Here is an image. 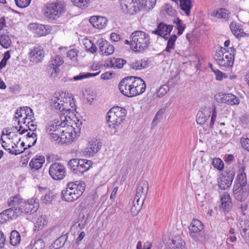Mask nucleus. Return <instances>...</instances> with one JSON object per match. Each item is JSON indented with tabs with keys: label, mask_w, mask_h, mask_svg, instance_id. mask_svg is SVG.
Wrapping results in <instances>:
<instances>
[{
	"label": "nucleus",
	"mask_w": 249,
	"mask_h": 249,
	"mask_svg": "<svg viewBox=\"0 0 249 249\" xmlns=\"http://www.w3.org/2000/svg\"><path fill=\"white\" fill-rule=\"evenodd\" d=\"M131 38V48L136 52H142L147 49L150 43L149 36L145 32L141 31H136L133 32Z\"/></svg>",
	"instance_id": "nucleus-1"
},
{
	"label": "nucleus",
	"mask_w": 249,
	"mask_h": 249,
	"mask_svg": "<svg viewBox=\"0 0 249 249\" xmlns=\"http://www.w3.org/2000/svg\"><path fill=\"white\" fill-rule=\"evenodd\" d=\"M235 49L231 47L227 49L220 47L216 51L214 58L218 64L222 67H231L233 65Z\"/></svg>",
	"instance_id": "nucleus-2"
},
{
	"label": "nucleus",
	"mask_w": 249,
	"mask_h": 249,
	"mask_svg": "<svg viewBox=\"0 0 249 249\" xmlns=\"http://www.w3.org/2000/svg\"><path fill=\"white\" fill-rule=\"evenodd\" d=\"M126 110L119 107H114L107 112V121L110 128H115L125 118Z\"/></svg>",
	"instance_id": "nucleus-3"
},
{
	"label": "nucleus",
	"mask_w": 249,
	"mask_h": 249,
	"mask_svg": "<svg viewBox=\"0 0 249 249\" xmlns=\"http://www.w3.org/2000/svg\"><path fill=\"white\" fill-rule=\"evenodd\" d=\"M65 6L61 1L48 2L43 9L44 16L47 18L55 20L65 12Z\"/></svg>",
	"instance_id": "nucleus-4"
},
{
	"label": "nucleus",
	"mask_w": 249,
	"mask_h": 249,
	"mask_svg": "<svg viewBox=\"0 0 249 249\" xmlns=\"http://www.w3.org/2000/svg\"><path fill=\"white\" fill-rule=\"evenodd\" d=\"M189 235L196 242H203L207 239L203 223L198 219H194L189 227Z\"/></svg>",
	"instance_id": "nucleus-5"
},
{
	"label": "nucleus",
	"mask_w": 249,
	"mask_h": 249,
	"mask_svg": "<svg viewBox=\"0 0 249 249\" xmlns=\"http://www.w3.org/2000/svg\"><path fill=\"white\" fill-rule=\"evenodd\" d=\"M68 165L73 173L78 175L87 171L92 165V161L86 159H72L69 161Z\"/></svg>",
	"instance_id": "nucleus-6"
},
{
	"label": "nucleus",
	"mask_w": 249,
	"mask_h": 249,
	"mask_svg": "<svg viewBox=\"0 0 249 249\" xmlns=\"http://www.w3.org/2000/svg\"><path fill=\"white\" fill-rule=\"evenodd\" d=\"M234 175L235 171L233 168H230L226 170L219 178V187L222 190L229 188L232 184Z\"/></svg>",
	"instance_id": "nucleus-7"
},
{
	"label": "nucleus",
	"mask_w": 249,
	"mask_h": 249,
	"mask_svg": "<svg viewBox=\"0 0 249 249\" xmlns=\"http://www.w3.org/2000/svg\"><path fill=\"white\" fill-rule=\"evenodd\" d=\"M49 174L53 179L60 180L65 177L66 171L64 166L60 163H52L49 170Z\"/></svg>",
	"instance_id": "nucleus-8"
},
{
	"label": "nucleus",
	"mask_w": 249,
	"mask_h": 249,
	"mask_svg": "<svg viewBox=\"0 0 249 249\" xmlns=\"http://www.w3.org/2000/svg\"><path fill=\"white\" fill-rule=\"evenodd\" d=\"M67 185L74 194V196L78 198L83 194L86 188V184L83 181L71 182L68 183Z\"/></svg>",
	"instance_id": "nucleus-9"
},
{
	"label": "nucleus",
	"mask_w": 249,
	"mask_h": 249,
	"mask_svg": "<svg viewBox=\"0 0 249 249\" xmlns=\"http://www.w3.org/2000/svg\"><path fill=\"white\" fill-rule=\"evenodd\" d=\"M22 209L25 214H34L39 208V203L35 198L28 199L22 205Z\"/></svg>",
	"instance_id": "nucleus-10"
},
{
	"label": "nucleus",
	"mask_w": 249,
	"mask_h": 249,
	"mask_svg": "<svg viewBox=\"0 0 249 249\" xmlns=\"http://www.w3.org/2000/svg\"><path fill=\"white\" fill-rule=\"evenodd\" d=\"M131 80H134V77L131 76L126 77L123 79L119 84V89L120 92L125 96L130 97L129 91L131 89L132 84Z\"/></svg>",
	"instance_id": "nucleus-11"
},
{
	"label": "nucleus",
	"mask_w": 249,
	"mask_h": 249,
	"mask_svg": "<svg viewBox=\"0 0 249 249\" xmlns=\"http://www.w3.org/2000/svg\"><path fill=\"white\" fill-rule=\"evenodd\" d=\"M233 193L234 198L238 201H244L248 197L249 190L243 186H234Z\"/></svg>",
	"instance_id": "nucleus-12"
},
{
	"label": "nucleus",
	"mask_w": 249,
	"mask_h": 249,
	"mask_svg": "<svg viewBox=\"0 0 249 249\" xmlns=\"http://www.w3.org/2000/svg\"><path fill=\"white\" fill-rule=\"evenodd\" d=\"M133 0H120V5L124 12L129 14H134L138 10L135 5Z\"/></svg>",
	"instance_id": "nucleus-13"
},
{
	"label": "nucleus",
	"mask_w": 249,
	"mask_h": 249,
	"mask_svg": "<svg viewBox=\"0 0 249 249\" xmlns=\"http://www.w3.org/2000/svg\"><path fill=\"white\" fill-rule=\"evenodd\" d=\"M59 96L60 95L58 93H55L52 97L50 102L51 106L52 108H55L60 112H63L65 110V106H67L68 103H65L63 101L60 100Z\"/></svg>",
	"instance_id": "nucleus-14"
},
{
	"label": "nucleus",
	"mask_w": 249,
	"mask_h": 249,
	"mask_svg": "<svg viewBox=\"0 0 249 249\" xmlns=\"http://www.w3.org/2000/svg\"><path fill=\"white\" fill-rule=\"evenodd\" d=\"M98 43L100 52L102 53V54L107 55L111 54L114 53V46L107 40L102 38L98 40Z\"/></svg>",
	"instance_id": "nucleus-15"
},
{
	"label": "nucleus",
	"mask_w": 249,
	"mask_h": 249,
	"mask_svg": "<svg viewBox=\"0 0 249 249\" xmlns=\"http://www.w3.org/2000/svg\"><path fill=\"white\" fill-rule=\"evenodd\" d=\"M148 183L146 180L142 181L138 185L135 196L140 197L142 201H144L148 191Z\"/></svg>",
	"instance_id": "nucleus-16"
},
{
	"label": "nucleus",
	"mask_w": 249,
	"mask_h": 249,
	"mask_svg": "<svg viewBox=\"0 0 249 249\" xmlns=\"http://www.w3.org/2000/svg\"><path fill=\"white\" fill-rule=\"evenodd\" d=\"M44 56V51L40 47H35L30 53V61L35 63L41 62Z\"/></svg>",
	"instance_id": "nucleus-17"
},
{
	"label": "nucleus",
	"mask_w": 249,
	"mask_h": 249,
	"mask_svg": "<svg viewBox=\"0 0 249 249\" xmlns=\"http://www.w3.org/2000/svg\"><path fill=\"white\" fill-rule=\"evenodd\" d=\"M107 19L102 16H92L89 18V22L92 26L97 29H103L107 25Z\"/></svg>",
	"instance_id": "nucleus-18"
},
{
	"label": "nucleus",
	"mask_w": 249,
	"mask_h": 249,
	"mask_svg": "<svg viewBox=\"0 0 249 249\" xmlns=\"http://www.w3.org/2000/svg\"><path fill=\"white\" fill-rule=\"evenodd\" d=\"M126 61L122 58H112L105 61L104 66L107 67L121 69L126 63Z\"/></svg>",
	"instance_id": "nucleus-19"
},
{
	"label": "nucleus",
	"mask_w": 249,
	"mask_h": 249,
	"mask_svg": "<svg viewBox=\"0 0 249 249\" xmlns=\"http://www.w3.org/2000/svg\"><path fill=\"white\" fill-rule=\"evenodd\" d=\"M211 110L206 107L203 108L198 111L196 116V121L200 124H204L211 116Z\"/></svg>",
	"instance_id": "nucleus-20"
},
{
	"label": "nucleus",
	"mask_w": 249,
	"mask_h": 249,
	"mask_svg": "<svg viewBox=\"0 0 249 249\" xmlns=\"http://www.w3.org/2000/svg\"><path fill=\"white\" fill-rule=\"evenodd\" d=\"M102 143L97 140H95L89 142L88 147L86 148L85 152L89 156H93L101 149Z\"/></svg>",
	"instance_id": "nucleus-21"
},
{
	"label": "nucleus",
	"mask_w": 249,
	"mask_h": 249,
	"mask_svg": "<svg viewBox=\"0 0 249 249\" xmlns=\"http://www.w3.org/2000/svg\"><path fill=\"white\" fill-rule=\"evenodd\" d=\"M221 208L225 212H229L232 207V203L230 195L227 193H224L221 198Z\"/></svg>",
	"instance_id": "nucleus-22"
},
{
	"label": "nucleus",
	"mask_w": 249,
	"mask_h": 249,
	"mask_svg": "<svg viewBox=\"0 0 249 249\" xmlns=\"http://www.w3.org/2000/svg\"><path fill=\"white\" fill-rule=\"evenodd\" d=\"M29 27L34 29V33L38 36H45L49 33V29H46V27L42 24L32 23L29 25Z\"/></svg>",
	"instance_id": "nucleus-23"
},
{
	"label": "nucleus",
	"mask_w": 249,
	"mask_h": 249,
	"mask_svg": "<svg viewBox=\"0 0 249 249\" xmlns=\"http://www.w3.org/2000/svg\"><path fill=\"white\" fill-rule=\"evenodd\" d=\"M74 194L70 189L67 185V187L65 190L61 192V198L63 200L68 202H73L78 199L76 196H74Z\"/></svg>",
	"instance_id": "nucleus-24"
},
{
	"label": "nucleus",
	"mask_w": 249,
	"mask_h": 249,
	"mask_svg": "<svg viewBox=\"0 0 249 249\" xmlns=\"http://www.w3.org/2000/svg\"><path fill=\"white\" fill-rule=\"evenodd\" d=\"M144 201H142L140 197H137L135 196L133 206L131 209V212L133 215H136L141 210Z\"/></svg>",
	"instance_id": "nucleus-25"
},
{
	"label": "nucleus",
	"mask_w": 249,
	"mask_h": 249,
	"mask_svg": "<svg viewBox=\"0 0 249 249\" xmlns=\"http://www.w3.org/2000/svg\"><path fill=\"white\" fill-rule=\"evenodd\" d=\"M45 162V158L43 156H39L37 158L33 159L29 163V166L32 169L37 170L40 169Z\"/></svg>",
	"instance_id": "nucleus-26"
},
{
	"label": "nucleus",
	"mask_w": 249,
	"mask_h": 249,
	"mask_svg": "<svg viewBox=\"0 0 249 249\" xmlns=\"http://www.w3.org/2000/svg\"><path fill=\"white\" fill-rule=\"evenodd\" d=\"M67 234H64L56 239L50 246V249H58L63 247L68 239Z\"/></svg>",
	"instance_id": "nucleus-27"
},
{
	"label": "nucleus",
	"mask_w": 249,
	"mask_h": 249,
	"mask_svg": "<svg viewBox=\"0 0 249 249\" xmlns=\"http://www.w3.org/2000/svg\"><path fill=\"white\" fill-rule=\"evenodd\" d=\"M185 243L180 237H175L170 243V249H186Z\"/></svg>",
	"instance_id": "nucleus-28"
},
{
	"label": "nucleus",
	"mask_w": 249,
	"mask_h": 249,
	"mask_svg": "<svg viewBox=\"0 0 249 249\" xmlns=\"http://www.w3.org/2000/svg\"><path fill=\"white\" fill-rule=\"evenodd\" d=\"M238 228L240 231V234L242 237L247 234L249 231V221L248 220H240L238 225Z\"/></svg>",
	"instance_id": "nucleus-29"
},
{
	"label": "nucleus",
	"mask_w": 249,
	"mask_h": 249,
	"mask_svg": "<svg viewBox=\"0 0 249 249\" xmlns=\"http://www.w3.org/2000/svg\"><path fill=\"white\" fill-rule=\"evenodd\" d=\"M180 7L186 16H189L190 15V10L192 7V0H179Z\"/></svg>",
	"instance_id": "nucleus-30"
},
{
	"label": "nucleus",
	"mask_w": 249,
	"mask_h": 249,
	"mask_svg": "<svg viewBox=\"0 0 249 249\" xmlns=\"http://www.w3.org/2000/svg\"><path fill=\"white\" fill-rule=\"evenodd\" d=\"M47 221L46 220V216L45 215H40L37 219L35 223L34 230L35 231H39L42 230L44 226L46 225Z\"/></svg>",
	"instance_id": "nucleus-31"
},
{
	"label": "nucleus",
	"mask_w": 249,
	"mask_h": 249,
	"mask_svg": "<svg viewBox=\"0 0 249 249\" xmlns=\"http://www.w3.org/2000/svg\"><path fill=\"white\" fill-rule=\"evenodd\" d=\"M21 241L20 235L16 230L12 231L10 234V243L13 246H17L20 243Z\"/></svg>",
	"instance_id": "nucleus-32"
},
{
	"label": "nucleus",
	"mask_w": 249,
	"mask_h": 249,
	"mask_svg": "<svg viewBox=\"0 0 249 249\" xmlns=\"http://www.w3.org/2000/svg\"><path fill=\"white\" fill-rule=\"evenodd\" d=\"M132 77H134V80H131V82L132 84H131V88L129 92L130 93V97H132L138 95V89H137V86H138L139 81L138 80V77L131 76Z\"/></svg>",
	"instance_id": "nucleus-33"
},
{
	"label": "nucleus",
	"mask_w": 249,
	"mask_h": 249,
	"mask_svg": "<svg viewBox=\"0 0 249 249\" xmlns=\"http://www.w3.org/2000/svg\"><path fill=\"white\" fill-rule=\"evenodd\" d=\"M64 120L62 119V118H61L60 122L58 121L57 123H55V125L53 124L47 128V132L49 133V134L52 136L53 133L54 132H55V130H56L57 127L59 126H62L63 124L64 125H66L65 121L66 120V116H64Z\"/></svg>",
	"instance_id": "nucleus-34"
},
{
	"label": "nucleus",
	"mask_w": 249,
	"mask_h": 249,
	"mask_svg": "<svg viewBox=\"0 0 249 249\" xmlns=\"http://www.w3.org/2000/svg\"><path fill=\"white\" fill-rule=\"evenodd\" d=\"M229 13L227 10L221 8L214 11L212 15L217 18H229Z\"/></svg>",
	"instance_id": "nucleus-35"
},
{
	"label": "nucleus",
	"mask_w": 249,
	"mask_h": 249,
	"mask_svg": "<svg viewBox=\"0 0 249 249\" xmlns=\"http://www.w3.org/2000/svg\"><path fill=\"white\" fill-rule=\"evenodd\" d=\"M130 67L134 70H141L146 67L147 63L145 61L144 62L142 60H135L129 64Z\"/></svg>",
	"instance_id": "nucleus-36"
},
{
	"label": "nucleus",
	"mask_w": 249,
	"mask_h": 249,
	"mask_svg": "<svg viewBox=\"0 0 249 249\" xmlns=\"http://www.w3.org/2000/svg\"><path fill=\"white\" fill-rule=\"evenodd\" d=\"M12 42L9 36L6 35H1L0 36V44L2 47L5 49L8 48Z\"/></svg>",
	"instance_id": "nucleus-37"
},
{
	"label": "nucleus",
	"mask_w": 249,
	"mask_h": 249,
	"mask_svg": "<svg viewBox=\"0 0 249 249\" xmlns=\"http://www.w3.org/2000/svg\"><path fill=\"white\" fill-rule=\"evenodd\" d=\"M22 202V199L20 196L16 195L13 197H11L8 201V205L10 207H17Z\"/></svg>",
	"instance_id": "nucleus-38"
},
{
	"label": "nucleus",
	"mask_w": 249,
	"mask_h": 249,
	"mask_svg": "<svg viewBox=\"0 0 249 249\" xmlns=\"http://www.w3.org/2000/svg\"><path fill=\"white\" fill-rule=\"evenodd\" d=\"M158 25L160 31V33L161 36L165 33H169V34L173 28V26L172 25H167L163 23H160Z\"/></svg>",
	"instance_id": "nucleus-39"
},
{
	"label": "nucleus",
	"mask_w": 249,
	"mask_h": 249,
	"mask_svg": "<svg viewBox=\"0 0 249 249\" xmlns=\"http://www.w3.org/2000/svg\"><path fill=\"white\" fill-rule=\"evenodd\" d=\"M227 95L226 104L231 105H238L239 104L240 100L235 95L231 93H227Z\"/></svg>",
	"instance_id": "nucleus-40"
},
{
	"label": "nucleus",
	"mask_w": 249,
	"mask_h": 249,
	"mask_svg": "<svg viewBox=\"0 0 249 249\" xmlns=\"http://www.w3.org/2000/svg\"><path fill=\"white\" fill-rule=\"evenodd\" d=\"M100 73V71L96 72V73H90L88 72L86 73H81L79 74V75L75 76L73 77V79L74 81H77L79 80H82L84 78H87L90 77H93L97 76Z\"/></svg>",
	"instance_id": "nucleus-41"
},
{
	"label": "nucleus",
	"mask_w": 249,
	"mask_h": 249,
	"mask_svg": "<svg viewBox=\"0 0 249 249\" xmlns=\"http://www.w3.org/2000/svg\"><path fill=\"white\" fill-rule=\"evenodd\" d=\"M177 38V36L176 35H173L169 37L165 49V51L170 52V50L174 48L175 43Z\"/></svg>",
	"instance_id": "nucleus-42"
},
{
	"label": "nucleus",
	"mask_w": 249,
	"mask_h": 249,
	"mask_svg": "<svg viewBox=\"0 0 249 249\" xmlns=\"http://www.w3.org/2000/svg\"><path fill=\"white\" fill-rule=\"evenodd\" d=\"M49 73H50V77H55L57 74L59 73L60 70L58 67L54 66V63H50L48 66Z\"/></svg>",
	"instance_id": "nucleus-43"
},
{
	"label": "nucleus",
	"mask_w": 249,
	"mask_h": 249,
	"mask_svg": "<svg viewBox=\"0 0 249 249\" xmlns=\"http://www.w3.org/2000/svg\"><path fill=\"white\" fill-rule=\"evenodd\" d=\"M72 3L80 8H85L87 7L89 0H71Z\"/></svg>",
	"instance_id": "nucleus-44"
},
{
	"label": "nucleus",
	"mask_w": 249,
	"mask_h": 249,
	"mask_svg": "<svg viewBox=\"0 0 249 249\" xmlns=\"http://www.w3.org/2000/svg\"><path fill=\"white\" fill-rule=\"evenodd\" d=\"M174 23L177 25L178 35V36L181 35L185 28V25L183 24L182 20L179 18H177L174 20Z\"/></svg>",
	"instance_id": "nucleus-45"
},
{
	"label": "nucleus",
	"mask_w": 249,
	"mask_h": 249,
	"mask_svg": "<svg viewBox=\"0 0 249 249\" xmlns=\"http://www.w3.org/2000/svg\"><path fill=\"white\" fill-rule=\"evenodd\" d=\"M65 125L63 124L62 126H59L56 128V130L53 133L52 137L55 140H57L60 137L62 136V134L64 133V130L62 129V127H64Z\"/></svg>",
	"instance_id": "nucleus-46"
},
{
	"label": "nucleus",
	"mask_w": 249,
	"mask_h": 249,
	"mask_svg": "<svg viewBox=\"0 0 249 249\" xmlns=\"http://www.w3.org/2000/svg\"><path fill=\"white\" fill-rule=\"evenodd\" d=\"M169 90V88L167 85H163L161 86L157 91L156 96L158 98L162 97L167 93Z\"/></svg>",
	"instance_id": "nucleus-47"
},
{
	"label": "nucleus",
	"mask_w": 249,
	"mask_h": 249,
	"mask_svg": "<svg viewBox=\"0 0 249 249\" xmlns=\"http://www.w3.org/2000/svg\"><path fill=\"white\" fill-rule=\"evenodd\" d=\"M213 165L215 168L219 171L223 170L224 168V163L223 161L219 158H215L213 160Z\"/></svg>",
	"instance_id": "nucleus-48"
},
{
	"label": "nucleus",
	"mask_w": 249,
	"mask_h": 249,
	"mask_svg": "<svg viewBox=\"0 0 249 249\" xmlns=\"http://www.w3.org/2000/svg\"><path fill=\"white\" fill-rule=\"evenodd\" d=\"M138 80L139 82L137 89H138V95H140L144 92L146 89V84L144 81L140 77L138 78Z\"/></svg>",
	"instance_id": "nucleus-49"
},
{
	"label": "nucleus",
	"mask_w": 249,
	"mask_h": 249,
	"mask_svg": "<svg viewBox=\"0 0 249 249\" xmlns=\"http://www.w3.org/2000/svg\"><path fill=\"white\" fill-rule=\"evenodd\" d=\"M227 93H218L214 96L215 100L219 103H227Z\"/></svg>",
	"instance_id": "nucleus-50"
},
{
	"label": "nucleus",
	"mask_w": 249,
	"mask_h": 249,
	"mask_svg": "<svg viewBox=\"0 0 249 249\" xmlns=\"http://www.w3.org/2000/svg\"><path fill=\"white\" fill-rule=\"evenodd\" d=\"M45 246L44 241L42 239H38L35 241L31 249H44Z\"/></svg>",
	"instance_id": "nucleus-51"
},
{
	"label": "nucleus",
	"mask_w": 249,
	"mask_h": 249,
	"mask_svg": "<svg viewBox=\"0 0 249 249\" xmlns=\"http://www.w3.org/2000/svg\"><path fill=\"white\" fill-rule=\"evenodd\" d=\"M11 220L9 215L6 212V210L2 211L0 213V223L4 224L7 221Z\"/></svg>",
	"instance_id": "nucleus-52"
},
{
	"label": "nucleus",
	"mask_w": 249,
	"mask_h": 249,
	"mask_svg": "<svg viewBox=\"0 0 249 249\" xmlns=\"http://www.w3.org/2000/svg\"><path fill=\"white\" fill-rule=\"evenodd\" d=\"M16 5L20 8H25L28 6L31 0H15Z\"/></svg>",
	"instance_id": "nucleus-53"
},
{
	"label": "nucleus",
	"mask_w": 249,
	"mask_h": 249,
	"mask_svg": "<svg viewBox=\"0 0 249 249\" xmlns=\"http://www.w3.org/2000/svg\"><path fill=\"white\" fill-rule=\"evenodd\" d=\"M67 57L70 58L71 60H77V56L78 55V51L75 49H72L68 51L67 53Z\"/></svg>",
	"instance_id": "nucleus-54"
},
{
	"label": "nucleus",
	"mask_w": 249,
	"mask_h": 249,
	"mask_svg": "<svg viewBox=\"0 0 249 249\" xmlns=\"http://www.w3.org/2000/svg\"><path fill=\"white\" fill-rule=\"evenodd\" d=\"M53 199V196L51 192H49L47 194H46L42 197L41 198L42 203L44 204H48L50 203Z\"/></svg>",
	"instance_id": "nucleus-55"
},
{
	"label": "nucleus",
	"mask_w": 249,
	"mask_h": 249,
	"mask_svg": "<svg viewBox=\"0 0 249 249\" xmlns=\"http://www.w3.org/2000/svg\"><path fill=\"white\" fill-rule=\"evenodd\" d=\"M164 10L166 11V13L171 16H174L176 14V11L174 9L172 6L169 4H166L164 6Z\"/></svg>",
	"instance_id": "nucleus-56"
},
{
	"label": "nucleus",
	"mask_w": 249,
	"mask_h": 249,
	"mask_svg": "<svg viewBox=\"0 0 249 249\" xmlns=\"http://www.w3.org/2000/svg\"><path fill=\"white\" fill-rule=\"evenodd\" d=\"M240 143L242 147L249 152V139L241 138L240 139Z\"/></svg>",
	"instance_id": "nucleus-57"
},
{
	"label": "nucleus",
	"mask_w": 249,
	"mask_h": 249,
	"mask_svg": "<svg viewBox=\"0 0 249 249\" xmlns=\"http://www.w3.org/2000/svg\"><path fill=\"white\" fill-rule=\"evenodd\" d=\"M63 63V61L62 58L59 56H57L55 57V58L54 60H51L50 62V63H54V66L59 67Z\"/></svg>",
	"instance_id": "nucleus-58"
},
{
	"label": "nucleus",
	"mask_w": 249,
	"mask_h": 249,
	"mask_svg": "<svg viewBox=\"0 0 249 249\" xmlns=\"http://www.w3.org/2000/svg\"><path fill=\"white\" fill-rule=\"evenodd\" d=\"M230 29L235 36V34H237L238 32H240L239 25L234 22H232L230 24Z\"/></svg>",
	"instance_id": "nucleus-59"
},
{
	"label": "nucleus",
	"mask_w": 249,
	"mask_h": 249,
	"mask_svg": "<svg viewBox=\"0 0 249 249\" xmlns=\"http://www.w3.org/2000/svg\"><path fill=\"white\" fill-rule=\"evenodd\" d=\"M13 211H14V213H15L16 218H17L18 216L21 215L23 213H24V211L22 209V205H20V207H13Z\"/></svg>",
	"instance_id": "nucleus-60"
},
{
	"label": "nucleus",
	"mask_w": 249,
	"mask_h": 249,
	"mask_svg": "<svg viewBox=\"0 0 249 249\" xmlns=\"http://www.w3.org/2000/svg\"><path fill=\"white\" fill-rule=\"evenodd\" d=\"M27 138L28 139V142H30V139H32L34 141L33 142V145H35L37 141V134L35 133H32L30 134L28 133L27 135Z\"/></svg>",
	"instance_id": "nucleus-61"
},
{
	"label": "nucleus",
	"mask_w": 249,
	"mask_h": 249,
	"mask_svg": "<svg viewBox=\"0 0 249 249\" xmlns=\"http://www.w3.org/2000/svg\"><path fill=\"white\" fill-rule=\"evenodd\" d=\"M245 176V175L242 174L237 175V179L240 185L239 186H243L246 183V180L244 178Z\"/></svg>",
	"instance_id": "nucleus-62"
},
{
	"label": "nucleus",
	"mask_w": 249,
	"mask_h": 249,
	"mask_svg": "<svg viewBox=\"0 0 249 249\" xmlns=\"http://www.w3.org/2000/svg\"><path fill=\"white\" fill-rule=\"evenodd\" d=\"M6 242V237H5L2 231H0V249L4 247Z\"/></svg>",
	"instance_id": "nucleus-63"
},
{
	"label": "nucleus",
	"mask_w": 249,
	"mask_h": 249,
	"mask_svg": "<svg viewBox=\"0 0 249 249\" xmlns=\"http://www.w3.org/2000/svg\"><path fill=\"white\" fill-rule=\"evenodd\" d=\"M27 148V147L24 148V150L23 151H20L19 150H17V149L14 150H12L11 148L7 147H6V149H5V150L6 151H8L10 154H11L12 155H18L20 153H23Z\"/></svg>",
	"instance_id": "nucleus-64"
}]
</instances>
